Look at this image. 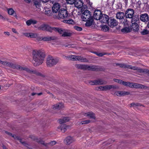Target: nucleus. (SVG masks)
I'll return each instance as SVG.
<instances>
[{
	"mask_svg": "<svg viewBox=\"0 0 149 149\" xmlns=\"http://www.w3.org/2000/svg\"><path fill=\"white\" fill-rule=\"evenodd\" d=\"M33 63L35 66H38L43 63L45 54L41 50L35 49L32 52Z\"/></svg>",
	"mask_w": 149,
	"mask_h": 149,
	"instance_id": "obj_1",
	"label": "nucleus"
},
{
	"mask_svg": "<svg viewBox=\"0 0 149 149\" xmlns=\"http://www.w3.org/2000/svg\"><path fill=\"white\" fill-rule=\"evenodd\" d=\"M116 65L119 66L120 67L122 68H128L136 70L137 72L139 73L145 72L149 75V70L147 69H142L138 68L136 66H132V65L124 64H123L116 63Z\"/></svg>",
	"mask_w": 149,
	"mask_h": 149,
	"instance_id": "obj_2",
	"label": "nucleus"
},
{
	"mask_svg": "<svg viewBox=\"0 0 149 149\" xmlns=\"http://www.w3.org/2000/svg\"><path fill=\"white\" fill-rule=\"evenodd\" d=\"M63 57L64 59L73 61H78L82 62H87L88 61V60L86 58L79 56L72 55L67 56L63 55Z\"/></svg>",
	"mask_w": 149,
	"mask_h": 149,
	"instance_id": "obj_3",
	"label": "nucleus"
},
{
	"mask_svg": "<svg viewBox=\"0 0 149 149\" xmlns=\"http://www.w3.org/2000/svg\"><path fill=\"white\" fill-rule=\"evenodd\" d=\"M59 60L57 58H54L51 56H49L47 58L46 63L49 67H52L56 65L58 61Z\"/></svg>",
	"mask_w": 149,
	"mask_h": 149,
	"instance_id": "obj_4",
	"label": "nucleus"
},
{
	"mask_svg": "<svg viewBox=\"0 0 149 149\" xmlns=\"http://www.w3.org/2000/svg\"><path fill=\"white\" fill-rule=\"evenodd\" d=\"M91 12L88 10H86L82 13L81 19L82 21H86L91 19Z\"/></svg>",
	"mask_w": 149,
	"mask_h": 149,
	"instance_id": "obj_5",
	"label": "nucleus"
},
{
	"mask_svg": "<svg viewBox=\"0 0 149 149\" xmlns=\"http://www.w3.org/2000/svg\"><path fill=\"white\" fill-rule=\"evenodd\" d=\"M68 16V13L66 9L63 8L59 10L58 18V19H63L66 18Z\"/></svg>",
	"mask_w": 149,
	"mask_h": 149,
	"instance_id": "obj_6",
	"label": "nucleus"
},
{
	"mask_svg": "<svg viewBox=\"0 0 149 149\" xmlns=\"http://www.w3.org/2000/svg\"><path fill=\"white\" fill-rule=\"evenodd\" d=\"M16 69L19 70H25L27 72L30 74H38V73L36 70H33L29 69L25 67H22L19 65H17Z\"/></svg>",
	"mask_w": 149,
	"mask_h": 149,
	"instance_id": "obj_7",
	"label": "nucleus"
},
{
	"mask_svg": "<svg viewBox=\"0 0 149 149\" xmlns=\"http://www.w3.org/2000/svg\"><path fill=\"white\" fill-rule=\"evenodd\" d=\"M56 39V37L54 36H47L44 37H39L37 38V40L38 41L42 40L44 41H50L55 40Z\"/></svg>",
	"mask_w": 149,
	"mask_h": 149,
	"instance_id": "obj_8",
	"label": "nucleus"
},
{
	"mask_svg": "<svg viewBox=\"0 0 149 149\" xmlns=\"http://www.w3.org/2000/svg\"><path fill=\"white\" fill-rule=\"evenodd\" d=\"M134 13V10L132 9H128L126 11L125 15L126 18H132Z\"/></svg>",
	"mask_w": 149,
	"mask_h": 149,
	"instance_id": "obj_9",
	"label": "nucleus"
},
{
	"mask_svg": "<svg viewBox=\"0 0 149 149\" xmlns=\"http://www.w3.org/2000/svg\"><path fill=\"white\" fill-rule=\"evenodd\" d=\"M38 29L39 30H46L50 32H52V27L46 24L41 25Z\"/></svg>",
	"mask_w": 149,
	"mask_h": 149,
	"instance_id": "obj_10",
	"label": "nucleus"
},
{
	"mask_svg": "<svg viewBox=\"0 0 149 149\" xmlns=\"http://www.w3.org/2000/svg\"><path fill=\"white\" fill-rule=\"evenodd\" d=\"M70 127V126L68 125H61L57 127V130L58 131L64 133L66 131L67 129L69 128Z\"/></svg>",
	"mask_w": 149,
	"mask_h": 149,
	"instance_id": "obj_11",
	"label": "nucleus"
},
{
	"mask_svg": "<svg viewBox=\"0 0 149 149\" xmlns=\"http://www.w3.org/2000/svg\"><path fill=\"white\" fill-rule=\"evenodd\" d=\"M102 14L100 10H96L94 12L93 17L94 19L97 20H99Z\"/></svg>",
	"mask_w": 149,
	"mask_h": 149,
	"instance_id": "obj_12",
	"label": "nucleus"
},
{
	"mask_svg": "<svg viewBox=\"0 0 149 149\" xmlns=\"http://www.w3.org/2000/svg\"><path fill=\"white\" fill-rule=\"evenodd\" d=\"M99 20L102 23H108L109 20V16L105 14H102Z\"/></svg>",
	"mask_w": 149,
	"mask_h": 149,
	"instance_id": "obj_13",
	"label": "nucleus"
},
{
	"mask_svg": "<svg viewBox=\"0 0 149 149\" xmlns=\"http://www.w3.org/2000/svg\"><path fill=\"white\" fill-rule=\"evenodd\" d=\"M89 83L91 85H101L104 84V82L101 79H98L93 81H89Z\"/></svg>",
	"mask_w": 149,
	"mask_h": 149,
	"instance_id": "obj_14",
	"label": "nucleus"
},
{
	"mask_svg": "<svg viewBox=\"0 0 149 149\" xmlns=\"http://www.w3.org/2000/svg\"><path fill=\"white\" fill-rule=\"evenodd\" d=\"M140 20L144 22H147L148 21L149 17L147 13L143 14L140 15Z\"/></svg>",
	"mask_w": 149,
	"mask_h": 149,
	"instance_id": "obj_15",
	"label": "nucleus"
},
{
	"mask_svg": "<svg viewBox=\"0 0 149 149\" xmlns=\"http://www.w3.org/2000/svg\"><path fill=\"white\" fill-rule=\"evenodd\" d=\"M60 8V6L59 3H55L52 7V10L54 13H56L58 11Z\"/></svg>",
	"mask_w": 149,
	"mask_h": 149,
	"instance_id": "obj_16",
	"label": "nucleus"
},
{
	"mask_svg": "<svg viewBox=\"0 0 149 149\" xmlns=\"http://www.w3.org/2000/svg\"><path fill=\"white\" fill-rule=\"evenodd\" d=\"M114 88L115 87L113 85H106L104 86H100L99 87V88L101 91H106Z\"/></svg>",
	"mask_w": 149,
	"mask_h": 149,
	"instance_id": "obj_17",
	"label": "nucleus"
},
{
	"mask_svg": "<svg viewBox=\"0 0 149 149\" xmlns=\"http://www.w3.org/2000/svg\"><path fill=\"white\" fill-rule=\"evenodd\" d=\"M130 93L125 91H118L115 92V94L118 96H122L129 95Z\"/></svg>",
	"mask_w": 149,
	"mask_h": 149,
	"instance_id": "obj_18",
	"label": "nucleus"
},
{
	"mask_svg": "<svg viewBox=\"0 0 149 149\" xmlns=\"http://www.w3.org/2000/svg\"><path fill=\"white\" fill-rule=\"evenodd\" d=\"M83 3L82 0H76L75 1L74 5L76 7L79 8L83 6Z\"/></svg>",
	"mask_w": 149,
	"mask_h": 149,
	"instance_id": "obj_19",
	"label": "nucleus"
},
{
	"mask_svg": "<svg viewBox=\"0 0 149 149\" xmlns=\"http://www.w3.org/2000/svg\"><path fill=\"white\" fill-rule=\"evenodd\" d=\"M75 66L78 69L83 70H89L90 68V66L85 65L76 64L75 65Z\"/></svg>",
	"mask_w": 149,
	"mask_h": 149,
	"instance_id": "obj_20",
	"label": "nucleus"
},
{
	"mask_svg": "<svg viewBox=\"0 0 149 149\" xmlns=\"http://www.w3.org/2000/svg\"><path fill=\"white\" fill-rule=\"evenodd\" d=\"M64 107L63 104L61 103H59L56 104L52 107V108L54 110H59Z\"/></svg>",
	"mask_w": 149,
	"mask_h": 149,
	"instance_id": "obj_21",
	"label": "nucleus"
},
{
	"mask_svg": "<svg viewBox=\"0 0 149 149\" xmlns=\"http://www.w3.org/2000/svg\"><path fill=\"white\" fill-rule=\"evenodd\" d=\"M74 140L70 136L67 137L64 140L65 143L67 145H69L74 141Z\"/></svg>",
	"mask_w": 149,
	"mask_h": 149,
	"instance_id": "obj_22",
	"label": "nucleus"
},
{
	"mask_svg": "<svg viewBox=\"0 0 149 149\" xmlns=\"http://www.w3.org/2000/svg\"><path fill=\"white\" fill-rule=\"evenodd\" d=\"M109 22L110 24H109V25L112 28L116 26L118 24L116 20L113 18L111 19H110Z\"/></svg>",
	"mask_w": 149,
	"mask_h": 149,
	"instance_id": "obj_23",
	"label": "nucleus"
},
{
	"mask_svg": "<svg viewBox=\"0 0 149 149\" xmlns=\"http://www.w3.org/2000/svg\"><path fill=\"white\" fill-rule=\"evenodd\" d=\"M3 65L7 66H9L14 69H16L17 65L8 62L4 61L3 64Z\"/></svg>",
	"mask_w": 149,
	"mask_h": 149,
	"instance_id": "obj_24",
	"label": "nucleus"
},
{
	"mask_svg": "<svg viewBox=\"0 0 149 149\" xmlns=\"http://www.w3.org/2000/svg\"><path fill=\"white\" fill-rule=\"evenodd\" d=\"M3 65L7 66H9L14 69H16L17 65L8 62L4 61L3 64Z\"/></svg>",
	"mask_w": 149,
	"mask_h": 149,
	"instance_id": "obj_25",
	"label": "nucleus"
},
{
	"mask_svg": "<svg viewBox=\"0 0 149 149\" xmlns=\"http://www.w3.org/2000/svg\"><path fill=\"white\" fill-rule=\"evenodd\" d=\"M30 137L33 140L37 142L40 143L43 145H45L44 142L42 141L41 139H38L34 136H32Z\"/></svg>",
	"mask_w": 149,
	"mask_h": 149,
	"instance_id": "obj_26",
	"label": "nucleus"
},
{
	"mask_svg": "<svg viewBox=\"0 0 149 149\" xmlns=\"http://www.w3.org/2000/svg\"><path fill=\"white\" fill-rule=\"evenodd\" d=\"M130 29L135 31H137L139 30L138 25L135 22L132 23L130 26Z\"/></svg>",
	"mask_w": 149,
	"mask_h": 149,
	"instance_id": "obj_27",
	"label": "nucleus"
},
{
	"mask_svg": "<svg viewBox=\"0 0 149 149\" xmlns=\"http://www.w3.org/2000/svg\"><path fill=\"white\" fill-rule=\"evenodd\" d=\"M52 32L53 31H55L58 32L59 33L61 34L62 35L63 33L64 29L62 28H57V27H52Z\"/></svg>",
	"mask_w": 149,
	"mask_h": 149,
	"instance_id": "obj_28",
	"label": "nucleus"
},
{
	"mask_svg": "<svg viewBox=\"0 0 149 149\" xmlns=\"http://www.w3.org/2000/svg\"><path fill=\"white\" fill-rule=\"evenodd\" d=\"M8 14L10 15H13L15 17H17L15 11L12 8H9L7 9Z\"/></svg>",
	"mask_w": 149,
	"mask_h": 149,
	"instance_id": "obj_29",
	"label": "nucleus"
},
{
	"mask_svg": "<svg viewBox=\"0 0 149 149\" xmlns=\"http://www.w3.org/2000/svg\"><path fill=\"white\" fill-rule=\"evenodd\" d=\"M124 13L123 12H120L116 14V18L119 19H122L124 17Z\"/></svg>",
	"mask_w": 149,
	"mask_h": 149,
	"instance_id": "obj_30",
	"label": "nucleus"
},
{
	"mask_svg": "<svg viewBox=\"0 0 149 149\" xmlns=\"http://www.w3.org/2000/svg\"><path fill=\"white\" fill-rule=\"evenodd\" d=\"M37 22L36 20L32 19H30L29 20H27L26 22V23L27 25L30 26L31 24H36Z\"/></svg>",
	"mask_w": 149,
	"mask_h": 149,
	"instance_id": "obj_31",
	"label": "nucleus"
},
{
	"mask_svg": "<svg viewBox=\"0 0 149 149\" xmlns=\"http://www.w3.org/2000/svg\"><path fill=\"white\" fill-rule=\"evenodd\" d=\"M71 33L69 32L68 30H64L62 35V36L63 37L70 36L71 35Z\"/></svg>",
	"mask_w": 149,
	"mask_h": 149,
	"instance_id": "obj_32",
	"label": "nucleus"
},
{
	"mask_svg": "<svg viewBox=\"0 0 149 149\" xmlns=\"http://www.w3.org/2000/svg\"><path fill=\"white\" fill-rule=\"evenodd\" d=\"M133 88H144V86L141 84L133 83Z\"/></svg>",
	"mask_w": 149,
	"mask_h": 149,
	"instance_id": "obj_33",
	"label": "nucleus"
},
{
	"mask_svg": "<svg viewBox=\"0 0 149 149\" xmlns=\"http://www.w3.org/2000/svg\"><path fill=\"white\" fill-rule=\"evenodd\" d=\"M85 116H87L90 118L95 119L94 114L92 112H88L85 114Z\"/></svg>",
	"mask_w": 149,
	"mask_h": 149,
	"instance_id": "obj_34",
	"label": "nucleus"
},
{
	"mask_svg": "<svg viewBox=\"0 0 149 149\" xmlns=\"http://www.w3.org/2000/svg\"><path fill=\"white\" fill-rule=\"evenodd\" d=\"M85 116H87L90 118L95 119L94 114L92 112H88L85 114Z\"/></svg>",
	"mask_w": 149,
	"mask_h": 149,
	"instance_id": "obj_35",
	"label": "nucleus"
},
{
	"mask_svg": "<svg viewBox=\"0 0 149 149\" xmlns=\"http://www.w3.org/2000/svg\"><path fill=\"white\" fill-rule=\"evenodd\" d=\"M131 31V29L129 26H126L121 29V31L124 33H127Z\"/></svg>",
	"mask_w": 149,
	"mask_h": 149,
	"instance_id": "obj_36",
	"label": "nucleus"
},
{
	"mask_svg": "<svg viewBox=\"0 0 149 149\" xmlns=\"http://www.w3.org/2000/svg\"><path fill=\"white\" fill-rule=\"evenodd\" d=\"M41 2H42V1L41 0L40 1H36L34 2V5L36 8H38L40 6Z\"/></svg>",
	"mask_w": 149,
	"mask_h": 149,
	"instance_id": "obj_37",
	"label": "nucleus"
},
{
	"mask_svg": "<svg viewBox=\"0 0 149 149\" xmlns=\"http://www.w3.org/2000/svg\"><path fill=\"white\" fill-rule=\"evenodd\" d=\"M63 22L64 23L68 24H73L74 23V22L72 19L64 20L63 21Z\"/></svg>",
	"mask_w": 149,
	"mask_h": 149,
	"instance_id": "obj_38",
	"label": "nucleus"
},
{
	"mask_svg": "<svg viewBox=\"0 0 149 149\" xmlns=\"http://www.w3.org/2000/svg\"><path fill=\"white\" fill-rule=\"evenodd\" d=\"M109 29V26L106 25H104L102 26V30L104 31H107Z\"/></svg>",
	"mask_w": 149,
	"mask_h": 149,
	"instance_id": "obj_39",
	"label": "nucleus"
},
{
	"mask_svg": "<svg viewBox=\"0 0 149 149\" xmlns=\"http://www.w3.org/2000/svg\"><path fill=\"white\" fill-rule=\"evenodd\" d=\"M38 34L36 33H30V37L33 38H37H37L38 37Z\"/></svg>",
	"mask_w": 149,
	"mask_h": 149,
	"instance_id": "obj_40",
	"label": "nucleus"
},
{
	"mask_svg": "<svg viewBox=\"0 0 149 149\" xmlns=\"http://www.w3.org/2000/svg\"><path fill=\"white\" fill-rule=\"evenodd\" d=\"M91 19H90L86 21V22L85 24V25L86 26H91L92 24V22L91 21Z\"/></svg>",
	"mask_w": 149,
	"mask_h": 149,
	"instance_id": "obj_41",
	"label": "nucleus"
},
{
	"mask_svg": "<svg viewBox=\"0 0 149 149\" xmlns=\"http://www.w3.org/2000/svg\"><path fill=\"white\" fill-rule=\"evenodd\" d=\"M123 22L122 24H123L124 26H129V22H128L126 19H124Z\"/></svg>",
	"mask_w": 149,
	"mask_h": 149,
	"instance_id": "obj_42",
	"label": "nucleus"
},
{
	"mask_svg": "<svg viewBox=\"0 0 149 149\" xmlns=\"http://www.w3.org/2000/svg\"><path fill=\"white\" fill-rule=\"evenodd\" d=\"M75 0H66L67 3L70 4H73L74 3Z\"/></svg>",
	"mask_w": 149,
	"mask_h": 149,
	"instance_id": "obj_43",
	"label": "nucleus"
},
{
	"mask_svg": "<svg viewBox=\"0 0 149 149\" xmlns=\"http://www.w3.org/2000/svg\"><path fill=\"white\" fill-rule=\"evenodd\" d=\"M74 28L75 29L78 31H81L82 29L81 27L77 26H74Z\"/></svg>",
	"mask_w": 149,
	"mask_h": 149,
	"instance_id": "obj_44",
	"label": "nucleus"
},
{
	"mask_svg": "<svg viewBox=\"0 0 149 149\" xmlns=\"http://www.w3.org/2000/svg\"><path fill=\"white\" fill-rule=\"evenodd\" d=\"M90 122V121L89 120H86L83 121L81 122V124H88Z\"/></svg>",
	"mask_w": 149,
	"mask_h": 149,
	"instance_id": "obj_45",
	"label": "nucleus"
},
{
	"mask_svg": "<svg viewBox=\"0 0 149 149\" xmlns=\"http://www.w3.org/2000/svg\"><path fill=\"white\" fill-rule=\"evenodd\" d=\"M148 33V31L146 30H144L142 31L141 32V33L142 35H146Z\"/></svg>",
	"mask_w": 149,
	"mask_h": 149,
	"instance_id": "obj_46",
	"label": "nucleus"
},
{
	"mask_svg": "<svg viewBox=\"0 0 149 149\" xmlns=\"http://www.w3.org/2000/svg\"><path fill=\"white\" fill-rule=\"evenodd\" d=\"M131 107H135L136 106H141V105L139 104H138L137 103H136V104L132 103L131 104Z\"/></svg>",
	"mask_w": 149,
	"mask_h": 149,
	"instance_id": "obj_47",
	"label": "nucleus"
},
{
	"mask_svg": "<svg viewBox=\"0 0 149 149\" xmlns=\"http://www.w3.org/2000/svg\"><path fill=\"white\" fill-rule=\"evenodd\" d=\"M113 80L114 81L116 82H117L120 83V84H121V82L122 81V80L119 79H114Z\"/></svg>",
	"mask_w": 149,
	"mask_h": 149,
	"instance_id": "obj_48",
	"label": "nucleus"
},
{
	"mask_svg": "<svg viewBox=\"0 0 149 149\" xmlns=\"http://www.w3.org/2000/svg\"><path fill=\"white\" fill-rule=\"evenodd\" d=\"M128 82H125V81H122L121 82V84H123L125 86H127V85H128Z\"/></svg>",
	"mask_w": 149,
	"mask_h": 149,
	"instance_id": "obj_49",
	"label": "nucleus"
},
{
	"mask_svg": "<svg viewBox=\"0 0 149 149\" xmlns=\"http://www.w3.org/2000/svg\"><path fill=\"white\" fill-rule=\"evenodd\" d=\"M30 33H24L23 34L25 36L27 37H30Z\"/></svg>",
	"mask_w": 149,
	"mask_h": 149,
	"instance_id": "obj_50",
	"label": "nucleus"
},
{
	"mask_svg": "<svg viewBox=\"0 0 149 149\" xmlns=\"http://www.w3.org/2000/svg\"><path fill=\"white\" fill-rule=\"evenodd\" d=\"M96 54L99 56H103L105 54H104L102 53H96Z\"/></svg>",
	"mask_w": 149,
	"mask_h": 149,
	"instance_id": "obj_51",
	"label": "nucleus"
},
{
	"mask_svg": "<svg viewBox=\"0 0 149 149\" xmlns=\"http://www.w3.org/2000/svg\"><path fill=\"white\" fill-rule=\"evenodd\" d=\"M133 83L128 82V85H127V86H129L130 88H132L133 87Z\"/></svg>",
	"mask_w": 149,
	"mask_h": 149,
	"instance_id": "obj_52",
	"label": "nucleus"
},
{
	"mask_svg": "<svg viewBox=\"0 0 149 149\" xmlns=\"http://www.w3.org/2000/svg\"><path fill=\"white\" fill-rule=\"evenodd\" d=\"M63 119L64 120V121H65V123L68 122L70 120L69 118L68 117H64L63 118Z\"/></svg>",
	"mask_w": 149,
	"mask_h": 149,
	"instance_id": "obj_53",
	"label": "nucleus"
},
{
	"mask_svg": "<svg viewBox=\"0 0 149 149\" xmlns=\"http://www.w3.org/2000/svg\"><path fill=\"white\" fill-rule=\"evenodd\" d=\"M59 123L61 124L65 123V121H64L63 118L59 120Z\"/></svg>",
	"mask_w": 149,
	"mask_h": 149,
	"instance_id": "obj_54",
	"label": "nucleus"
},
{
	"mask_svg": "<svg viewBox=\"0 0 149 149\" xmlns=\"http://www.w3.org/2000/svg\"><path fill=\"white\" fill-rule=\"evenodd\" d=\"M5 133L6 134H8V135H9L12 136L14 138H15V135H12V134L11 133L9 132H7V131L5 132Z\"/></svg>",
	"mask_w": 149,
	"mask_h": 149,
	"instance_id": "obj_55",
	"label": "nucleus"
},
{
	"mask_svg": "<svg viewBox=\"0 0 149 149\" xmlns=\"http://www.w3.org/2000/svg\"><path fill=\"white\" fill-rule=\"evenodd\" d=\"M141 4V2L140 1H139L136 3L137 5H138V6L140 7V5Z\"/></svg>",
	"mask_w": 149,
	"mask_h": 149,
	"instance_id": "obj_56",
	"label": "nucleus"
},
{
	"mask_svg": "<svg viewBox=\"0 0 149 149\" xmlns=\"http://www.w3.org/2000/svg\"><path fill=\"white\" fill-rule=\"evenodd\" d=\"M56 144V142L55 141H51L49 143V144L51 145H53Z\"/></svg>",
	"mask_w": 149,
	"mask_h": 149,
	"instance_id": "obj_57",
	"label": "nucleus"
},
{
	"mask_svg": "<svg viewBox=\"0 0 149 149\" xmlns=\"http://www.w3.org/2000/svg\"><path fill=\"white\" fill-rule=\"evenodd\" d=\"M0 19H1L3 21H5V18L3 17L0 14Z\"/></svg>",
	"mask_w": 149,
	"mask_h": 149,
	"instance_id": "obj_58",
	"label": "nucleus"
},
{
	"mask_svg": "<svg viewBox=\"0 0 149 149\" xmlns=\"http://www.w3.org/2000/svg\"><path fill=\"white\" fill-rule=\"evenodd\" d=\"M18 140H19V142L21 143L22 144H23V145H24L25 146V144H26V143H25L24 141V142H23L22 141V140L21 139H18Z\"/></svg>",
	"mask_w": 149,
	"mask_h": 149,
	"instance_id": "obj_59",
	"label": "nucleus"
},
{
	"mask_svg": "<svg viewBox=\"0 0 149 149\" xmlns=\"http://www.w3.org/2000/svg\"><path fill=\"white\" fill-rule=\"evenodd\" d=\"M12 31L15 33H17V31H16V29H15L12 28Z\"/></svg>",
	"mask_w": 149,
	"mask_h": 149,
	"instance_id": "obj_60",
	"label": "nucleus"
},
{
	"mask_svg": "<svg viewBox=\"0 0 149 149\" xmlns=\"http://www.w3.org/2000/svg\"><path fill=\"white\" fill-rule=\"evenodd\" d=\"M123 1L124 2L125 5H127L128 3V0H123Z\"/></svg>",
	"mask_w": 149,
	"mask_h": 149,
	"instance_id": "obj_61",
	"label": "nucleus"
},
{
	"mask_svg": "<svg viewBox=\"0 0 149 149\" xmlns=\"http://www.w3.org/2000/svg\"><path fill=\"white\" fill-rule=\"evenodd\" d=\"M4 34H5L6 35L8 36L10 35V33L8 32H4Z\"/></svg>",
	"mask_w": 149,
	"mask_h": 149,
	"instance_id": "obj_62",
	"label": "nucleus"
},
{
	"mask_svg": "<svg viewBox=\"0 0 149 149\" xmlns=\"http://www.w3.org/2000/svg\"><path fill=\"white\" fill-rule=\"evenodd\" d=\"M42 1V2L46 3L48 1V0H41Z\"/></svg>",
	"mask_w": 149,
	"mask_h": 149,
	"instance_id": "obj_63",
	"label": "nucleus"
},
{
	"mask_svg": "<svg viewBox=\"0 0 149 149\" xmlns=\"http://www.w3.org/2000/svg\"><path fill=\"white\" fill-rule=\"evenodd\" d=\"M109 141L111 143H112L113 142V141H112L111 139H110L109 140Z\"/></svg>",
	"mask_w": 149,
	"mask_h": 149,
	"instance_id": "obj_64",
	"label": "nucleus"
}]
</instances>
